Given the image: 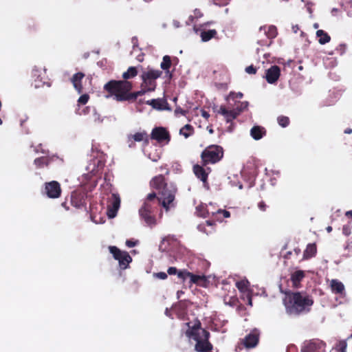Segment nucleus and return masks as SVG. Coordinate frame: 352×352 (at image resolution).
<instances>
[{
  "label": "nucleus",
  "mask_w": 352,
  "mask_h": 352,
  "mask_svg": "<svg viewBox=\"0 0 352 352\" xmlns=\"http://www.w3.org/2000/svg\"><path fill=\"white\" fill-rule=\"evenodd\" d=\"M141 89L138 91L131 92L133 83L129 80H111L104 85V89L109 96H113L118 102H133L138 96L144 95L147 92L153 91L148 90L147 87H144L141 83Z\"/></svg>",
  "instance_id": "1"
},
{
  "label": "nucleus",
  "mask_w": 352,
  "mask_h": 352,
  "mask_svg": "<svg viewBox=\"0 0 352 352\" xmlns=\"http://www.w3.org/2000/svg\"><path fill=\"white\" fill-rule=\"evenodd\" d=\"M283 298L286 312L289 315L298 316L309 312L314 304L312 297L306 293L287 291Z\"/></svg>",
  "instance_id": "2"
},
{
  "label": "nucleus",
  "mask_w": 352,
  "mask_h": 352,
  "mask_svg": "<svg viewBox=\"0 0 352 352\" xmlns=\"http://www.w3.org/2000/svg\"><path fill=\"white\" fill-rule=\"evenodd\" d=\"M152 188L157 191L158 196L163 199L162 207L168 212L175 207V199L177 188L172 184H168L164 175L154 177L150 182Z\"/></svg>",
  "instance_id": "3"
},
{
  "label": "nucleus",
  "mask_w": 352,
  "mask_h": 352,
  "mask_svg": "<svg viewBox=\"0 0 352 352\" xmlns=\"http://www.w3.org/2000/svg\"><path fill=\"white\" fill-rule=\"evenodd\" d=\"M187 322L188 329L186 334L196 341L195 349L197 352H209L212 350L213 346L209 342L210 332L201 327V322L196 320L193 325Z\"/></svg>",
  "instance_id": "4"
},
{
  "label": "nucleus",
  "mask_w": 352,
  "mask_h": 352,
  "mask_svg": "<svg viewBox=\"0 0 352 352\" xmlns=\"http://www.w3.org/2000/svg\"><path fill=\"white\" fill-rule=\"evenodd\" d=\"M162 201L163 199L157 197L155 192L149 193L145 198L143 205L139 210V214L148 226L153 228L157 225L155 213L158 208L162 206Z\"/></svg>",
  "instance_id": "5"
},
{
  "label": "nucleus",
  "mask_w": 352,
  "mask_h": 352,
  "mask_svg": "<svg viewBox=\"0 0 352 352\" xmlns=\"http://www.w3.org/2000/svg\"><path fill=\"white\" fill-rule=\"evenodd\" d=\"M223 154L222 146L217 144L209 145L201 153V163L203 166L214 164L222 160Z\"/></svg>",
  "instance_id": "6"
},
{
  "label": "nucleus",
  "mask_w": 352,
  "mask_h": 352,
  "mask_svg": "<svg viewBox=\"0 0 352 352\" xmlns=\"http://www.w3.org/2000/svg\"><path fill=\"white\" fill-rule=\"evenodd\" d=\"M162 74L160 70H155L153 69H148L147 71L142 72L140 78L142 79V84L144 87H147L148 90L155 91L157 82L156 80L160 78Z\"/></svg>",
  "instance_id": "7"
},
{
  "label": "nucleus",
  "mask_w": 352,
  "mask_h": 352,
  "mask_svg": "<svg viewBox=\"0 0 352 352\" xmlns=\"http://www.w3.org/2000/svg\"><path fill=\"white\" fill-rule=\"evenodd\" d=\"M110 253L113 255L115 260L119 263L121 269L125 270L132 261V258L126 251H122L116 246L110 245L109 247Z\"/></svg>",
  "instance_id": "8"
},
{
  "label": "nucleus",
  "mask_w": 352,
  "mask_h": 352,
  "mask_svg": "<svg viewBox=\"0 0 352 352\" xmlns=\"http://www.w3.org/2000/svg\"><path fill=\"white\" fill-rule=\"evenodd\" d=\"M43 194L50 199H58L61 196L62 188L57 181L47 182L44 184Z\"/></svg>",
  "instance_id": "9"
},
{
  "label": "nucleus",
  "mask_w": 352,
  "mask_h": 352,
  "mask_svg": "<svg viewBox=\"0 0 352 352\" xmlns=\"http://www.w3.org/2000/svg\"><path fill=\"white\" fill-rule=\"evenodd\" d=\"M326 343L317 338L306 340L303 342L301 352H325Z\"/></svg>",
  "instance_id": "10"
},
{
  "label": "nucleus",
  "mask_w": 352,
  "mask_h": 352,
  "mask_svg": "<svg viewBox=\"0 0 352 352\" xmlns=\"http://www.w3.org/2000/svg\"><path fill=\"white\" fill-rule=\"evenodd\" d=\"M151 140H156L158 143L168 144L170 141L169 131L163 126H155L153 129L151 136Z\"/></svg>",
  "instance_id": "11"
},
{
  "label": "nucleus",
  "mask_w": 352,
  "mask_h": 352,
  "mask_svg": "<svg viewBox=\"0 0 352 352\" xmlns=\"http://www.w3.org/2000/svg\"><path fill=\"white\" fill-rule=\"evenodd\" d=\"M135 142H142L144 146H147L149 144V135L145 131H142L127 136L129 147L134 148L135 146Z\"/></svg>",
  "instance_id": "12"
},
{
  "label": "nucleus",
  "mask_w": 352,
  "mask_h": 352,
  "mask_svg": "<svg viewBox=\"0 0 352 352\" xmlns=\"http://www.w3.org/2000/svg\"><path fill=\"white\" fill-rule=\"evenodd\" d=\"M120 206V197L117 193H113L109 198L107 205V216L109 218H114Z\"/></svg>",
  "instance_id": "13"
},
{
  "label": "nucleus",
  "mask_w": 352,
  "mask_h": 352,
  "mask_svg": "<svg viewBox=\"0 0 352 352\" xmlns=\"http://www.w3.org/2000/svg\"><path fill=\"white\" fill-rule=\"evenodd\" d=\"M259 336V331L256 329H254L248 335L245 337L242 341V343L245 348H254L258 343Z\"/></svg>",
  "instance_id": "14"
},
{
  "label": "nucleus",
  "mask_w": 352,
  "mask_h": 352,
  "mask_svg": "<svg viewBox=\"0 0 352 352\" xmlns=\"http://www.w3.org/2000/svg\"><path fill=\"white\" fill-rule=\"evenodd\" d=\"M280 76V69L277 65H272L265 72L266 81L270 84L276 83Z\"/></svg>",
  "instance_id": "15"
},
{
  "label": "nucleus",
  "mask_w": 352,
  "mask_h": 352,
  "mask_svg": "<svg viewBox=\"0 0 352 352\" xmlns=\"http://www.w3.org/2000/svg\"><path fill=\"white\" fill-rule=\"evenodd\" d=\"M204 166H203L201 163V165L195 164L193 166V172L195 176L204 183V186H206V184H208V177L209 172L210 171V168H208V172L204 168Z\"/></svg>",
  "instance_id": "16"
},
{
  "label": "nucleus",
  "mask_w": 352,
  "mask_h": 352,
  "mask_svg": "<svg viewBox=\"0 0 352 352\" xmlns=\"http://www.w3.org/2000/svg\"><path fill=\"white\" fill-rule=\"evenodd\" d=\"M146 104L151 105L153 109L159 111H171V108L170 107L166 100L164 98L152 99L146 101Z\"/></svg>",
  "instance_id": "17"
},
{
  "label": "nucleus",
  "mask_w": 352,
  "mask_h": 352,
  "mask_svg": "<svg viewBox=\"0 0 352 352\" xmlns=\"http://www.w3.org/2000/svg\"><path fill=\"white\" fill-rule=\"evenodd\" d=\"M70 201L71 204L76 208H81L86 204L85 195L76 191L72 192Z\"/></svg>",
  "instance_id": "18"
},
{
  "label": "nucleus",
  "mask_w": 352,
  "mask_h": 352,
  "mask_svg": "<svg viewBox=\"0 0 352 352\" xmlns=\"http://www.w3.org/2000/svg\"><path fill=\"white\" fill-rule=\"evenodd\" d=\"M236 286L238 288V289L244 293L245 295H246V297L248 300V305L252 306V296L249 291V286L250 283L247 280H243L241 281H238L236 283Z\"/></svg>",
  "instance_id": "19"
},
{
  "label": "nucleus",
  "mask_w": 352,
  "mask_h": 352,
  "mask_svg": "<svg viewBox=\"0 0 352 352\" xmlns=\"http://www.w3.org/2000/svg\"><path fill=\"white\" fill-rule=\"evenodd\" d=\"M218 113L224 116L227 122H231L238 116V114L234 108L232 109H228L223 105L220 107Z\"/></svg>",
  "instance_id": "20"
},
{
  "label": "nucleus",
  "mask_w": 352,
  "mask_h": 352,
  "mask_svg": "<svg viewBox=\"0 0 352 352\" xmlns=\"http://www.w3.org/2000/svg\"><path fill=\"white\" fill-rule=\"evenodd\" d=\"M330 287L331 292L335 294H340V296L345 295V287L344 284L338 279H332L330 282Z\"/></svg>",
  "instance_id": "21"
},
{
  "label": "nucleus",
  "mask_w": 352,
  "mask_h": 352,
  "mask_svg": "<svg viewBox=\"0 0 352 352\" xmlns=\"http://www.w3.org/2000/svg\"><path fill=\"white\" fill-rule=\"evenodd\" d=\"M84 77H85L84 73L78 72V73L75 74L71 78V81L73 84L74 87L79 94H81L83 91L82 80Z\"/></svg>",
  "instance_id": "22"
},
{
  "label": "nucleus",
  "mask_w": 352,
  "mask_h": 352,
  "mask_svg": "<svg viewBox=\"0 0 352 352\" xmlns=\"http://www.w3.org/2000/svg\"><path fill=\"white\" fill-rule=\"evenodd\" d=\"M172 65L171 58L168 55L164 56L162 61L160 64L161 68L165 71L166 75L169 79L173 77V74L170 72V68Z\"/></svg>",
  "instance_id": "23"
},
{
  "label": "nucleus",
  "mask_w": 352,
  "mask_h": 352,
  "mask_svg": "<svg viewBox=\"0 0 352 352\" xmlns=\"http://www.w3.org/2000/svg\"><path fill=\"white\" fill-rule=\"evenodd\" d=\"M215 223L212 221H206L204 223L198 225L199 231L206 234L207 235L214 232Z\"/></svg>",
  "instance_id": "24"
},
{
  "label": "nucleus",
  "mask_w": 352,
  "mask_h": 352,
  "mask_svg": "<svg viewBox=\"0 0 352 352\" xmlns=\"http://www.w3.org/2000/svg\"><path fill=\"white\" fill-rule=\"evenodd\" d=\"M266 134V130L264 127L254 126L250 130L251 136L256 140L261 139Z\"/></svg>",
  "instance_id": "25"
},
{
  "label": "nucleus",
  "mask_w": 352,
  "mask_h": 352,
  "mask_svg": "<svg viewBox=\"0 0 352 352\" xmlns=\"http://www.w3.org/2000/svg\"><path fill=\"white\" fill-rule=\"evenodd\" d=\"M317 248L315 243H309L303 252V258L309 259L316 254Z\"/></svg>",
  "instance_id": "26"
},
{
  "label": "nucleus",
  "mask_w": 352,
  "mask_h": 352,
  "mask_svg": "<svg viewBox=\"0 0 352 352\" xmlns=\"http://www.w3.org/2000/svg\"><path fill=\"white\" fill-rule=\"evenodd\" d=\"M305 277V273L302 270H297L294 272L291 276V280L293 283V285L295 287H298L300 285V283Z\"/></svg>",
  "instance_id": "27"
},
{
  "label": "nucleus",
  "mask_w": 352,
  "mask_h": 352,
  "mask_svg": "<svg viewBox=\"0 0 352 352\" xmlns=\"http://www.w3.org/2000/svg\"><path fill=\"white\" fill-rule=\"evenodd\" d=\"M190 283L203 285L206 282V278L204 275H197L190 272Z\"/></svg>",
  "instance_id": "28"
},
{
  "label": "nucleus",
  "mask_w": 352,
  "mask_h": 352,
  "mask_svg": "<svg viewBox=\"0 0 352 352\" xmlns=\"http://www.w3.org/2000/svg\"><path fill=\"white\" fill-rule=\"evenodd\" d=\"M52 161V158L48 157H37L34 160V163L36 168H42L45 166H48Z\"/></svg>",
  "instance_id": "29"
},
{
  "label": "nucleus",
  "mask_w": 352,
  "mask_h": 352,
  "mask_svg": "<svg viewBox=\"0 0 352 352\" xmlns=\"http://www.w3.org/2000/svg\"><path fill=\"white\" fill-rule=\"evenodd\" d=\"M316 36L318 38V43L321 45H324L331 40V36L322 30L316 32Z\"/></svg>",
  "instance_id": "30"
},
{
  "label": "nucleus",
  "mask_w": 352,
  "mask_h": 352,
  "mask_svg": "<svg viewBox=\"0 0 352 352\" xmlns=\"http://www.w3.org/2000/svg\"><path fill=\"white\" fill-rule=\"evenodd\" d=\"M138 74V67H129L128 69L122 74V80H128V79L135 78Z\"/></svg>",
  "instance_id": "31"
},
{
  "label": "nucleus",
  "mask_w": 352,
  "mask_h": 352,
  "mask_svg": "<svg viewBox=\"0 0 352 352\" xmlns=\"http://www.w3.org/2000/svg\"><path fill=\"white\" fill-rule=\"evenodd\" d=\"M196 214L198 217L206 218L208 217L209 212L206 205L200 204L196 207Z\"/></svg>",
  "instance_id": "32"
},
{
  "label": "nucleus",
  "mask_w": 352,
  "mask_h": 352,
  "mask_svg": "<svg viewBox=\"0 0 352 352\" xmlns=\"http://www.w3.org/2000/svg\"><path fill=\"white\" fill-rule=\"evenodd\" d=\"M217 34L215 30H209L208 31H203L201 32V40L204 42L210 41L212 38L214 37Z\"/></svg>",
  "instance_id": "33"
},
{
  "label": "nucleus",
  "mask_w": 352,
  "mask_h": 352,
  "mask_svg": "<svg viewBox=\"0 0 352 352\" xmlns=\"http://www.w3.org/2000/svg\"><path fill=\"white\" fill-rule=\"evenodd\" d=\"M236 107L234 108L238 116L241 114L243 111L248 109L249 106V102L248 101L243 102H238L235 104Z\"/></svg>",
  "instance_id": "34"
},
{
  "label": "nucleus",
  "mask_w": 352,
  "mask_h": 352,
  "mask_svg": "<svg viewBox=\"0 0 352 352\" xmlns=\"http://www.w3.org/2000/svg\"><path fill=\"white\" fill-rule=\"evenodd\" d=\"M194 129L190 124H186L179 131L180 135H184L186 138H188L192 134Z\"/></svg>",
  "instance_id": "35"
},
{
  "label": "nucleus",
  "mask_w": 352,
  "mask_h": 352,
  "mask_svg": "<svg viewBox=\"0 0 352 352\" xmlns=\"http://www.w3.org/2000/svg\"><path fill=\"white\" fill-rule=\"evenodd\" d=\"M265 33L268 38L273 39L276 38L278 34L277 28L274 25H270Z\"/></svg>",
  "instance_id": "36"
},
{
  "label": "nucleus",
  "mask_w": 352,
  "mask_h": 352,
  "mask_svg": "<svg viewBox=\"0 0 352 352\" xmlns=\"http://www.w3.org/2000/svg\"><path fill=\"white\" fill-rule=\"evenodd\" d=\"M346 340H340L335 345V350L337 352H346Z\"/></svg>",
  "instance_id": "37"
},
{
  "label": "nucleus",
  "mask_w": 352,
  "mask_h": 352,
  "mask_svg": "<svg viewBox=\"0 0 352 352\" xmlns=\"http://www.w3.org/2000/svg\"><path fill=\"white\" fill-rule=\"evenodd\" d=\"M277 122L278 124L283 128L287 127L290 123L289 118L285 116H278L277 118Z\"/></svg>",
  "instance_id": "38"
},
{
  "label": "nucleus",
  "mask_w": 352,
  "mask_h": 352,
  "mask_svg": "<svg viewBox=\"0 0 352 352\" xmlns=\"http://www.w3.org/2000/svg\"><path fill=\"white\" fill-rule=\"evenodd\" d=\"M190 272L186 270H183L178 272L177 276L184 282L187 278H190Z\"/></svg>",
  "instance_id": "39"
},
{
  "label": "nucleus",
  "mask_w": 352,
  "mask_h": 352,
  "mask_svg": "<svg viewBox=\"0 0 352 352\" xmlns=\"http://www.w3.org/2000/svg\"><path fill=\"white\" fill-rule=\"evenodd\" d=\"M243 94L241 92L235 93L234 91H230L229 95L226 97V100H229L230 99L234 100L236 98H242Z\"/></svg>",
  "instance_id": "40"
},
{
  "label": "nucleus",
  "mask_w": 352,
  "mask_h": 352,
  "mask_svg": "<svg viewBox=\"0 0 352 352\" xmlns=\"http://www.w3.org/2000/svg\"><path fill=\"white\" fill-rule=\"evenodd\" d=\"M89 96L88 94H82L78 100V102L81 104H85L89 100Z\"/></svg>",
  "instance_id": "41"
},
{
  "label": "nucleus",
  "mask_w": 352,
  "mask_h": 352,
  "mask_svg": "<svg viewBox=\"0 0 352 352\" xmlns=\"http://www.w3.org/2000/svg\"><path fill=\"white\" fill-rule=\"evenodd\" d=\"M153 276L158 279L165 280L167 278L168 275L166 272H160L153 274Z\"/></svg>",
  "instance_id": "42"
},
{
  "label": "nucleus",
  "mask_w": 352,
  "mask_h": 352,
  "mask_svg": "<svg viewBox=\"0 0 352 352\" xmlns=\"http://www.w3.org/2000/svg\"><path fill=\"white\" fill-rule=\"evenodd\" d=\"M188 113V111L183 109L179 106H177L175 109V114L176 116L181 114L182 116H186Z\"/></svg>",
  "instance_id": "43"
},
{
  "label": "nucleus",
  "mask_w": 352,
  "mask_h": 352,
  "mask_svg": "<svg viewBox=\"0 0 352 352\" xmlns=\"http://www.w3.org/2000/svg\"><path fill=\"white\" fill-rule=\"evenodd\" d=\"M202 16H203V14H202V12H201V10H200L199 9H197H197H195V10H194V16H190L189 17V19H190L191 21H193L194 17H195V18H200V17H201Z\"/></svg>",
  "instance_id": "44"
},
{
  "label": "nucleus",
  "mask_w": 352,
  "mask_h": 352,
  "mask_svg": "<svg viewBox=\"0 0 352 352\" xmlns=\"http://www.w3.org/2000/svg\"><path fill=\"white\" fill-rule=\"evenodd\" d=\"M346 49V44H340L339 45L337 48L336 51L338 53H339L340 55H342L344 54Z\"/></svg>",
  "instance_id": "45"
},
{
  "label": "nucleus",
  "mask_w": 352,
  "mask_h": 352,
  "mask_svg": "<svg viewBox=\"0 0 352 352\" xmlns=\"http://www.w3.org/2000/svg\"><path fill=\"white\" fill-rule=\"evenodd\" d=\"M245 72L249 74H255L256 73V68L252 65L245 68Z\"/></svg>",
  "instance_id": "46"
},
{
  "label": "nucleus",
  "mask_w": 352,
  "mask_h": 352,
  "mask_svg": "<svg viewBox=\"0 0 352 352\" xmlns=\"http://www.w3.org/2000/svg\"><path fill=\"white\" fill-rule=\"evenodd\" d=\"M217 214H222L224 218H228L230 217V212L226 210L219 209L217 212Z\"/></svg>",
  "instance_id": "47"
},
{
  "label": "nucleus",
  "mask_w": 352,
  "mask_h": 352,
  "mask_svg": "<svg viewBox=\"0 0 352 352\" xmlns=\"http://www.w3.org/2000/svg\"><path fill=\"white\" fill-rule=\"evenodd\" d=\"M178 270L175 267H170L167 270V273L170 275H177Z\"/></svg>",
  "instance_id": "48"
},
{
  "label": "nucleus",
  "mask_w": 352,
  "mask_h": 352,
  "mask_svg": "<svg viewBox=\"0 0 352 352\" xmlns=\"http://www.w3.org/2000/svg\"><path fill=\"white\" fill-rule=\"evenodd\" d=\"M258 208L261 211L265 212L267 210V206L263 201H261L258 204Z\"/></svg>",
  "instance_id": "49"
},
{
  "label": "nucleus",
  "mask_w": 352,
  "mask_h": 352,
  "mask_svg": "<svg viewBox=\"0 0 352 352\" xmlns=\"http://www.w3.org/2000/svg\"><path fill=\"white\" fill-rule=\"evenodd\" d=\"M137 242L133 241L131 240H126V245L129 248H133L136 245Z\"/></svg>",
  "instance_id": "50"
},
{
  "label": "nucleus",
  "mask_w": 352,
  "mask_h": 352,
  "mask_svg": "<svg viewBox=\"0 0 352 352\" xmlns=\"http://www.w3.org/2000/svg\"><path fill=\"white\" fill-rule=\"evenodd\" d=\"M201 116L203 118H204L205 119L208 120L210 118V113L205 110H202L201 111Z\"/></svg>",
  "instance_id": "51"
},
{
  "label": "nucleus",
  "mask_w": 352,
  "mask_h": 352,
  "mask_svg": "<svg viewBox=\"0 0 352 352\" xmlns=\"http://www.w3.org/2000/svg\"><path fill=\"white\" fill-rule=\"evenodd\" d=\"M148 157H149L151 160H152L153 162H157V161L160 158V155H157L154 156L153 157H152L151 156V154H149Z\"/></svg>",
  "instance_id": "52"
},
{
  "label": "nucleus",
  "mask_w": 352,
  "mask_h": 352,
  "mask_svg": "<svg viewBox=\"0 0 352 352\" xmlns=\"http://www.w3.org/2000/svg\"><path fill=\"white\" fill-rule=\"evenodd\" d=\"M344 132L346 134H351V133H352V129L348 128V129H345Z\"/></svg>",
  "instance_id": "53"
},
{
  "label": "nucleus",
  "mask_w": 352,
  "mask_h": 352,
  "mask_svg": "<svg viewBox=\"0 0 352 352\" xmlns=\"http://www.w3.org/2000/svg\"><path fill=\"white\" fill-rule=\"evenodd\" d=\"M62 206L65 208L66 210H69V206H67V204L66 201H64L61 204Z\"/></svg>",
  "instance_id": "54"
},
{
  "label": "nucleus",
  "mask_w": 352,
  "mask_h": 352,
  "mask_svg": "<svg viewBox=\"0 0 352 352\" xmlns=\"http://www.w3.org/2000/svg\"><path fill=\"white\" fill-rule=\"evenodd\" d=\"M346 216H352V210L347 211L346 212Z\"/></svg>",
  "instance_id": "55"
},
{
  "label": "nucleus",
  "mask_w": 352,
  "mask_h": 352,
  "mask_svg": "<svg viewBox=\"0 0 352 352\" xmlns=\"http://www.w3.org/2000/svg\"><path fill=\"white\" fill-rule=\"evenodd\" d=\"M326 230H327V231L328 232H331V230H332V228H331V226H328V227L326 228Z\"/></svg>",
  "instance_id": "56"
},
{
  "label": "nucleus",
  "mask_w": 352,
  "mask_h": 352,
  "mask_svg": "<svg viewBox=\"0 0 352 352\" xmlns=\"http://www.w3.org/2000/svg\"><path fill=\"white\" fill-rule=\"evenodd\" d=\"M89 109H90V108H89V107H85V108L82 110L83 113L85 114V113H86V111H88Z\"/></svg>",
  "instance_id": "57"
},
{
  "label": "nucleus",
  "mask_w": 352,
  "mask_h": 352,
  "mask_svg": "<svg viewBox=\"0 0 352 352\" xmlns=\"http://www.w3.org/2000/svg\"><path fill=\"white\" fill-rule=\"evenodd\" d=\"M295 252L298 254L300 252V250L299 248L295 249Z\"/></svg>",
  "instance_id": "58"
},
{
  "label": "nucleus",
  "mask_w": 352,
  "mask_h": 352,
  "mask_svg": "<svg viewBox=\"0 0 352 352\" xmlns=\"http://www.w3.org/2000/svg\"><path fill=\"white\" fill-rule=\"evenodd\" d=\"M314 27L317 28L318 27V25L317 23L314 24Z\"/></svg>",
  "instance_id": "59"
},
{
  "label": "nucleus",
  "mask_w": 352,
  "mask_h": 352,
  "mask_svg": "<svg viewBox=\"0 0 352 352\" xmlns=\"http://www.w3.org/2000/svg\"><path fill=\"white\" fill-rule=\"evenodd\" d=\"M177 97L174 98V99H173L174 102H176V101H177Z\"/></svg>",
  "instance_id": "60"
},
{
  "label": "nucleus",
  "mask_w": 352,
  "mask_h": 352,
  "mask_svg": "<svg viewBox=\"0 0 352 352\" xmlns=\"http://www.w3.org/2000/svg\"><path fill=\"white\" fill-rule=\"evenodd\" d=\"M145 2H150L152 0H144Z\"/></svg>",
  "instance_id": "61"
},
{
  "label": "nucleus",
  "mask_w": 352,
  "mask_h": 352,
  "mask_svg": "<svg viewBox=\"0 0 352 352\" xmlns=\"http://www.w3.org/2000/svg\"><path fill=\"white\" fill-rule=\"evenodd\" d=\"M352 338V333H351V335L348 338Z\"/></svg>",
  "instance_id": "62"
},
{
  "label": "nucleus",
  "mask_w": 352,
  "mask_h": 352,
  "mask_svg": "<svg viewBox=\"0 0 352 352\" xmlns=\"http://www.w3.org/2000/svg\"><path fill=\"white\" fill-rule=\"evenodd\" d=\"M213 131L212 129L210 130V133H212Z\"/></svg>",
  "instance_id": "63"
}]
</instances>
